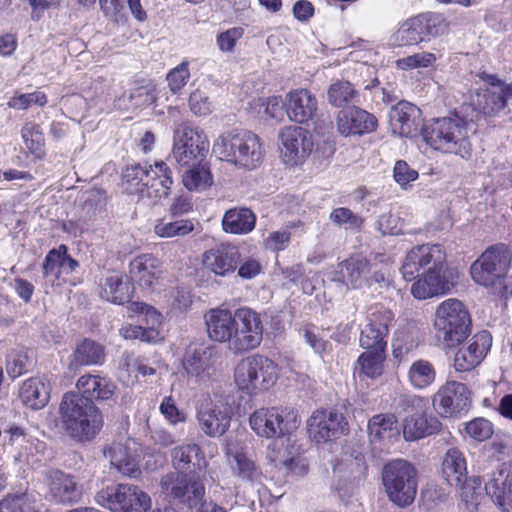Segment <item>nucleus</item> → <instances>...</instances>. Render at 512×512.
Masks as SVG:
<instances>
[{
    "label": "nucleus",
    "instance_id": "48",
    "mask_svg": "<svg viewBox=\"0 0 512 512\" xmlns=\"http://www.w3.org/2000/svg\"><path fill=\"white\" fill-rule=\"evenodd\" d=\"M257 366H263L257 369V389L258 393L271 388L278 377L277 365L270 359L262 355H255Z\"/></svg>",
    "mask_w": 512,
    "mask_h": 512
},
{
    "label": "nucleus",
    "instance_id": "3",
    "mask_svg": "<svg viewBox=\"0 0 512 512\" xmlns=\"http://www.w3.org/2000/svg\"><path fill=\"white\" fill-rule=\"evenodd\" d=\"M512 252L503 243L487 248L470 267L472 280L498 296H506L512 288L508 278Z\"/></svg>",
    "mask_w": 512,
    "mask_h": 512
},
{
    "label": "nucleus",
    "instance_id": "33",
    "mask_svg": "<svg viewBox=\"0 0 512 512\" xmlns=\"http://www.w3.org/2000/svg\"><path fill=\"white\" fill-rule=\"evenodd\" d=\"M256 224V216L246 207H234L227 210L222 218V229L226 233L245 235L250 233Z\"/></svg>",
    "mask_w": 512,
    "mask_h": 512
},
{
    "label": "nucleus",
    "instance_id": "2",
    "mask_svg": "<svg viewBox=\"0 0 512 512\" xmlns=\"http://www.w3.org/2000/svg\"><path fill=\"white\" fill-rule=\"evenodd\" d=\"M59 419L65 435L76 442L93 440L104 425L103 414L96 404L75 392L63 395Z\"/></svg>",
    "mask_w": 512,
    "mask_h": 512
},
{
    "label": "nucleus",
    "instance_id": "31",
    "mask_svg": "<svg viewBox=\"0 0 512 512\" xmlns=\"http://www.w3.org/2000/svg\"><path fill=\"white\" fill-rule=\"evenodd\" d=\"M442 424L437 417L427 415L425 410L416 412L403 421V437L406 441H415L441 430Z\"/></svg>",
    "mask_w": 512,
    "mask_h": 512
},
{
    "label": "nucleus",
    "instance_id": "8",
    "mask_svg": "<svg viewBox=\"0 0 512 512\" xmlns=\"http://www.w3.org/2000/svg\"><path fill=\"white\" fill-rule=\"evenodd\" d=\"M250 426L257 435L265 438H279L296 430L300 421L293 410L262 408L249 419Z\"/></svg>",
    "mask_w": 512,
    "mask_h": 512
},
{
    "label": "nucleus",
    "instance_id": "62",
    "mask_svg": "<svg viewBox=\"0 0 512 512\" xmlns=\"http://www.w3.org/2000/svg\"><path fill=\"white\" fill-rule=\"evenodd\" d=\"M26 148L37 158L44 155L45 138L41 130H23L22 134Z\"/></svg>",
    "mask_w": 512,
    "mask_h": 512
},
{
    "label": "nucleus",
    "instance_id": "20",
    "mask_svg": "<svg viewBox=\"0 0 512 512\" xmlns=\"http://www.w3.org/2000/svg\"><path fill=\"white\" fill-rule=\"evenodd\" d=\"M481 80L489 85L477 95V102L483 113L494 115L503 110L507 102L512 98V84L500 80L496 75L482 72Z\"/></svg>",
    "mask_w": 512,
    "mask_h": 512
},
{
    "label": "nucleus",
    "instance_id": "55",
    "mask_svg": "<svg viewBox=\"0 0 512 512\" xmlns=\"http://www.w3.org/2000/svg\"><path fill=\"white\" fill-rule=\"evenodd\" d=\"M257 106L264 109L263 113L265 119H271L275 121L272 122L271 125L277 124L287 114L285 104L279 96H272L267 99H259Z\"/></svg>",
    "mask_w": 512,
    "mask_h": 512
},
{
    "label": "nucleus",
    "instance_id": "9",
    "mask_svg": "<svg viewBox=\"0 0 512 512\" xmlns=\"http://www.w3.org/2000/svg\"><path fill=\"white\" fill-rule=\"evenodd\" d=\"M447 23L441 14L427 13L406 20L398 29L395 39L398 45H416L442 35Z\"/></svg>",
    "mask_w": 512,
    "mask_h": 512
},
{
    "label": "nucleus",
    "instance_id": "54",
    "mask_svg": "<svg viewBox=\"0 0 512 512\" xmlns=\"http://www.w3.org/2000/svg\"><path fill=\"white\" fill-rule=\"evenodd\" d=\"M47 103V97L43 92L35 91L32 93H18L11 97L7 103L10 108L25 110L33 105L44 106Z\"/></svg>",
    "mask_w": 512,
    "mask_h": 512
},
{
    "label": "nucleus",
    "instance_id": "64",
    "mask_svg": "<svg viewBox=\"0 0 512 512\" xmlns=\"http://www.w3.org/2000/svg\"><path fill=\"white\" fill-rule=\"evenodd\" d=\"M159 409L164 417L173 425L186 420V414L178 409L172 396L165 397Z\"/></svg>",
    "mask_w": 512,
    "mask_h": 512
},
{
    "label": "nucleus",
    "instance_id": "30",
    "mask_svg": "<svg viewBox=\"0 0 512 512\" xmlns=\"http://www.w3.org/2000/svg\"><path fill=\"white\" fill-rule=\"evenodd\" d=\"M422 139L433 149L440 150L445 153H461L467 152L469 142L462 135L461 130L458 134L450 130H420Z\"/></svg>",
    "mask_w": 512,
    "mask_h": 512
},
{
    "label": "nucleus",
    "instance_id": "6",
    "mask_svg": "<svg viewBox=\"0 0 512 512\" xmlns=\"http://www.w3.org/2000/svg\"><path fill=\"white\" fill-rule=\"evenodd\" d=\"M382 483L390 501L409 506L417 493V470L406 460H391L382 469Z\"/></svg>",
    "mask_w": 512,
    "mask_h": 512
},
{
    "label": "nucleus",
    "instance_id": "37",
    "mask_svg": "<svg viewBox=\"0 0 512 512\" xmlns=\"http://www.w3.org/2000/svg\"><path fill=\"white\" fill-rule=\"evenodd\" d=\"M104 455L110 459L111 464L121 474L131 478H136L141 474L136 458L124 444L113 443L104 449Z\"/></svg>",
    "mask_w": 512,
    "mask_h": 512
},
{
    "label": "nucleus",
    "instance_id": "22",
    "mask_svg": "<svg viewBox=\"0 0 512 512\" xmlns=\"http://www.w3.org/2000/svg\"><path fill=\"white\" fill-rule=\"evenodd\" d=\"M241 262V253L235 245L221 243L203 254L204 266L217 276L233 274Z\"/></svg>",
    "mask_w": 512,
    "mask_h": 512
},
{
    "label": "nucleus",
    "instance_id": "36",
    "mask_svg": "<svg viewBox=\"0 0 512 512\" xmlns=\"http://www.w3.org/2000/svg\"><path fill=\"white\" fill-rule=\"evenodd\" d=\"M442 475L446 482L457 488L467 478V464L463 453L457 448H450L442 461Z\"/></svg>",
    "mask_w": 512,
    "mask_h": 512
},
{
    "label": "nucleus",
    "instance_id": "12",
    "mask_svg": "<svg viewBox=\"0 0 512 512\" xmlns=\"http://www.w3.org/2000/svg\"><path fill=\"white\" fill-rule=\"evenodd\" d=\"M235 334L231 351L235 354L257 348L263 337V325L258 313L250 308L236 310Z\"/></svg>",
    "mask_w": 512,
    "mask_h": 512
},
{
    "label": "nucleus",
    "instance_id": "11",
    "mask_svg": "<svg viewBox=\"0 0 512 512\" xmlns=\"http://www.w3.org/2000/svg\"><path fill=\"white\" fill-rule=\"evenodd\" d=\"M196 410L199 428L206 436L220 437L229 429L233 409L227 402L205 399L197 405Z\"/></svg>",
    "mask_w": 512,
    "mask_h": 512
},
{
    "label": "nucleus",
    "instance_id": "17",
    "mask_svg": "<svg viewBox=\"0 0 512 512\" xmlns=\"http://www.w3.org/2000/svg\"><path fill=\"white\" fill-rule=\"evenodd\" d=\"M471 403L467 386L457 381H447L433 397L434 409L443 417H452L466 411Z\"/></svg>",
    "mask_w": 512,
    "mask_h": 512
},
{
    "label": "nucleus",
    "instance_id": "19",
    "mask_svg": "<svg viewBox=\"0 0 512 512\" xmlns=\"http://www.w3.org/2000/svg\"><path fill=\"white\" fill-rule=\"evenodd\" d=\"M279 139L283 161L290 166H297L313 151L314 130H282Z\"/></svg>",
    "mask_w": 512,
    "mask_h": 512
},
{
    "label": "nucleus",
    "instance_id": "43",
    "mask_svg": "<svg viewBox=\"0 0 512 512\" xmlns=\"http://www.w3.org/2000/svg\"><path fill=\"white\" fill-rule=\"evenodd\" d=\"M227 455L233 458L231 467L233 473L241 480L251 483L259 482L262 478V472L255 461L246 453L241 451L232 452L230 449Z\"/></svg>",
    "mask_w": 512,
    "mask_h": 512
},
{
    "label": "nucleus",
    "instance_id": "41",
    "mask_svg": "<svg viewBox=\"0 0 512 512\" xmlns=\"http://www.w3.org/2000/svg\"><path fill=\"white\" fill-rule=\"evenodd\" d=\"M257 366L255 355L241 360L235 368V383L238 388L249 395L258 394L257 389Z\"/></svg>",
    "mask_w": 512,
    "mask_h": 512
},
{
    "label": "nucleus",
    "instance_id": "45",
    "mask_svg": "<svg viewBox=\"0 0 512 512\" xmlns=\"http://www.w3.org/2000/svg\"><path fill=\"white\" fill-rule=\"evenodd\" d=\"M358 360L359 371L369 378H377L383 373V362L386 350L365 349Z\"/></svg>",
    "mask_w": 512,
    "mask_h": 512
},
{
    "label": "nucleus",
    "instance_id": "39",
    "mask_svg": "<svg viewBox=\"0 0 512 512\" xmlns=\"http://www.w3.org/2000/svg\"><path fill=\"white\" fill-rule=\"evenodd\" d=\"M101 295L107 301L124 304L132 297V286L128 278L120 273H113L105 279Z\"/></svg>",
    "mask_w": 512,
    "mask_h": 512
},
{
    "label": "nucleus",
    "instance_id": "24",
    "mask_svg": "<svg viewBox=\"0 0 512 512\" xmlns=\"http://www.w3.org/2000/svg\"><path fill=\"white\" fill-rule=\"evenodd\" d=\"M218 359L214 346L189 347L184 355L183 367L186 373L197 380H206Z\"/></svg>",
    "mask_w": 512,
    "mask_h": 512
},
{
    "label": "nucleus",
    "instance_id": "59",
    "mask_svg": "<svg viewBox=\"0 0 512 512\" xmlns=\"http://www.w3.org/2000/svg\"><path fill=\"white\" fill-rule=\"evenodd\" d=\"M427 283L433 286L437 285V296L448 293L454 286L453 282L449 280L444 267L436 268L429 267L427 273L424 275Z\"/></svg>",
    "mask_w": 512,
    "mask_h": 512
},
{
    "label": "nucleus",
    "instance_id": "56",
    "mask_svg": "<svg viewBox=\"0 0 512 512\" xmlns=\"http://www.w3.org/2000/svg\"><path fill=\"white\" fill-rule=\"evenodd\" d=\"M67 251V246L62 244L57 249L54 248L48 252L42 265L44 277H59L62 272V257Z\"/></svg>",
    "mask_w": 512,
    "mask_h": 512
},
{
    "label": "nucleus",
    "instance_id": "57",
    "mask_svg": "<svg viewBox=\"0 0 512 512\" xmlns=\"http://www.w3.org/2000/svg\"><path fill=\"white\" fill-rule=\"evenodd\" d=\"M466 434L472 439L482 442L489 439L493 433V424L485 418H475L465 425Z\"/></svg>",
    "mask_w": 512,
    "mask_h": 512
},
{
    "label": "nucleus",
    "instance_id": "35",
    "mask_svg": "<svg viewBox=\"0 0 512 512\" xmlns=\"http://www.w3.org/2000/svg\"><path fill=\"white\" fill-rule=\"evenodd\" d=\"M19 396L23 405L32 410H40L47 405L50 391L43 379L33 377L23 382Z\"/></svg>",
    "mask_w": 512,
    "mask_h": 512
},
{
    "label": "nucleus",
    "instance_id": "14",
    "mask_svg": "<svg viewBox=\"0 0 512 512\" xmlns=\"http://www.w3.org/2000/svg\"><path fill=\"white\" fill-rule=\"evenodd\" d=\"M47 495L60 504L72 505L79 502L83 488L77 477L60 469L50 468L44 473Z\"/></svg>",
    "mask_w": 512,
    "mask_h": 512
},
{
    "label": "nucleus",
    "instance_id": "29",
    "mask_svg": "<svg viewBox=\"0 0 512 512\" xmlns=\"http://www.w3.org/2000/svg\"><path fill=\"white\" fill-rule=\"evenodd\" d=\"M235 320L236 312L232 314L228 310H211L205 320L209 337L220 343L229 342V349L231 350L236 327Z\"/></svg>",
    "mask_w": 512,
    "mask_h": 512
},
{
    "label": "nucleus",
    "instance_id": "16",
    "mask_svg": "<svg viewBox=\"0 0 512 512\" xmlns=\"http://www.w3.org/2000/svg\"><path fill=\"white\" fill-rule=\"evenodd\" d=\"M446 253L439 244L418 245L410 249L405 257L401 272L406 280H413L422 268L444 267Z\"/></svg>",
    "mask_w": 512,
    "mask_h": 512
},
{
    "label": "nucleus",
    "instance_id": "49",
    "mask_svg": "<svg viewBox=\"0 0 512 512\" xmlns=\"http://www.w3.org/2000/svg\"><path fill=\"white\" fill-rule=\"evenodd\" d=\"M184 186L190 191H202L213 183L209 169L204 166L192 167L182 176Z\"/></svg>",
    "mask_w": 512,
    "mask_h": 512
},
{
    "label": "nucleus",
    "instance_id": "26",
    "mask_svg": "<svg viewBox=\"0 0 512 512\" xmlns=\"http://www.w3.org/2000/svg\"><path fill=\"white\" fill-rule=\"evenodd\" d=\"M160 261L149 254L138 256L130 263L131 279L140 287L154 291L160 284Z\"/></svg>",
    "mask_w": 512,
    "mask_h": 512
},
{
    "label": "nucleus",
    "instance_id": "40",
    "mask_svg": "<svg viewBox=\"0 0 512 512\" xmlns=\"http://www.w3.org/2000/svg\"><path fill=\"white\" fill-rule=\"evenodd\" d=\"M72 356L73 362L71 365H101L105 360V349L100 343L86 338L77 344Z\"/></svg>",
    "mask_w": 512,
    "mask_h": 512
},
{
    "label": "nucleus",
    "instance_id": "60",
    "mask_svg": "<svg viewBox=\"0 0 512 512\" xmlns=\"http://www.w3.org/2000/svg\"><path fill=\"white\" fill-rule=\"evenodd\" d=\"M437 60V56L431 52H420L397 60L401 69L428 68Z\"/></svg>",
    "mask_w": 512,
    "mask_h": 512
},
{
    "label": "nucleus",
    "instance_id": "21",
    "mask_svg": "<svg viewBox=\"0 0 512 512\" xmlns=\"http://www.w3.org/2000/svg\"><path fill=\"white\" fill-rule=\"evenodd\" d=\"M492 345V336L482 330L473 335L467 345L461 347L454 356L456 371L466 372L481 363Z\"/></svg>",
    "mask_w": 512,
    "mask_h": 512
},
{
    "label": "nucleus",
    "instance_id": "13",
    "mask_svg": "<svg viewBox=\"0 0 512 512\" xmlns=\"http://www.w3.org/2000/svg\"><path fill=\"white\" fill-rule=\"evenodd\" d=\"M209 141L204 130H175L172 157L181 166L205 156Z\"/></svg>",
    "mask_w": 512,
    "mask_h": 512
},
{
    "label": "nucleus",
    "instance_id": "51",
    "mask_svg": "<svg viewBox=\"0 0 512 512\" xmlns=\"http://www.w3.org/2000/svg\"><path fill=\"white\" fill-rule=\"evenodd\" d=\"M356 90L353 85L345 80H337L328 89V102L335 107H342L351 102L355 97Z\"/></svg>",
    "mask_w": 512,
    "mask_h": 512
},
{
    "label": "nucleus",
    "instance_id": "18",
    "mask_svg": "<svg viewBox=\"0 0 512 512\" xmlns=\"http://www.w3.org/2000/svg\"><path fill=\"white\" fill-rule=\"evenodd\" d=\"M347 426L348 422L344 415L335 409L329 412L317 410L307 421L309 436L317 443L327 442L344 434Z\"/></svg>",
    "mask_w": 512,
    "mask_h": 512
},
{
    "label": "nucleus",
    "instance_id": "23",
    "mask_svg": "<svg viewBox=\"0 0 512 512\" xmlns=\"http://www.w3.org/2000/svg\"><path fill=\"white\" fill-rule=\"evenodd\" d=\"M139 311V322L141 325H129L123 329V336L126 339H139L143 342H155L159 338L157 327L161 323V314L152 306L145 303H133Z\"/></svg>",
    "mask_w": 512,
    "mask_h": 512
},
{
    "label": "nucleus",
    "instance_id": "52",
    "mask_svg": "<svg viewBox=\"0 0 512 512\" xmlns=\"http://www.w3.org/2000/svg\"><path fill=\"white\" fill-rule=\"evenodd\" d=\"M396 424L394 415L378 414L373 416L368 423V431L373 440H381L390 437Z\"/></svg>",
    "mask_w": 512,
    "mask_h": 512
},
{
    "label": "nucleus",
    "instance_id": "61",
    "mask_svg": "<svg viewBox=\"0 0 512 512\" xmlns=\"http://www.w3.org/2000/svg\"><path fill=\"white\" fill-rule=\"evenodd\" d=\"M189 64L183 61L177 67L172 69L166 76L169 89L173 93L179 92L188 82L190 78Z\"/></svg>",
    "mask_w": 512,
    "mask_h": 512
},
{
    "label": "nucleus",
    "instance_id": "34",
    "mask_svg": "<svg viewBox=\"0 0 512 512\" xmlns=\"http://www.w3.org/2000/svg\"><path fill=\"white\" fill-rule=\"evenodd\" d=\"M156 100V86L150 80L136 82L128 95H123L117 100V106L121 109H139L148 107Z\"/></svg>",
    "mask_w": 512,
    "mask_h": 512
},
{
    "label": "nucleus",
    "instance_id": "5",
    "mask_svg": "<svg viewBox=\"0 0 512 512\" xmlns=\"http://www.w3.org/2000/svg\"><path fill=\"white\" fill-rule=\"evenodd\" d=\"M213 151L221 159L246 169H255L263 159L259 138L251 131L242 133L226 132L214 143Z\"/></svg>",
    "mask_w": 512,
    "mask_h": 512
},
{
    "label": "nucleus",
    "instance_id": "28",
    "mask_svg": "<svg viewBox=\"0 0 512 512\" xmlns=\"http://www.w3.org/2000/svg\"><path fill=\"white\" fill-rule=\"evenodd\" d=\"M484 490L500 507L512 506V472L504 465L487 475Z\"/></svg>",
    "mask_w": 512,
    "mask_h": 512
},
{
    "label": "nucleus",
    "instance_id": "46",
    "mask_svg": "<svg viewBox=\"0 0 512 512\" xmlns=\"http://www.w3.org/2000/svg\"><path fill=\"white\" fill-rule=\"evenodd\" d=\"M193 230L194 224L188 219L170 221L163 218L154 225V233L161 238L184 237Z\"/></svg>",
    "mask_w": 512,
    "mask_h": 512
},
{
    "label": "nucleus",
    "instance_id": "32",
    "mask_svg": "<svg viewBox=\"0 0 512 512\" xmlns=\"http://www.w3.org/2000/svg\"><path fill=\"white\" fill-rule=\"evenodd\" d=\"M76 387L80 396L91 399L93 402L94 400H109L114 395L116 388L111 380L91 374L81 376Z\"/></svg>",
    "mask_w": 512,
    "mask_h": 512
},
{
    "label": "nucleus",
    "instance_id": "10",
    "mask_svg": "<svg viewBox=\"0 0 512 512\" xmlns=\"http://www.w3.org/2000/svg\"><path fill=\"white\" fill-rule=\"evenodd\" d=\"M122 180L130 194L143 193L147 186L154 187L160 184L164 189L163 195L167 196V191L173 183L172 172L164 162L155 163L154 169L151 165L149 167L140 164L129 166L125 169Z\"/></svg>",
    "mask_w": 512,
    "mask_h": 512
},
{
    "label": "nucleus",
    "instance_id": "42",
    "mask_svg": "<svg viewBox=\"0 0 512 512\" xmlns=\"http://www.w3.org/2000/svg\"><path fill=\"white\" fill-rule=\"evenodd\" d=\"M377 118L356 106H351L339 111L337 115L338 128H374Z\"/></svg>",
    "mask_w": 512,
    "mask_h": 512
},
{
    "label": "nucleus",
    "instance_id": "50",
    "mask_svg": "<svg viewBox=\"0 0 512 512\" xmlns=\"http://www.w3.org/2000/svg\"><path fill=\"white\" fill-rule=\"evenodd\" d=\"M456 489L460 490V497L468 509H475L483 498L482 480L480 477L466 478Z\"/></svg>",
    "mask_w": 512,
    "mask_h": 512
},
{
    "label": "nucleus",
    "instance_id": "58",
    "mask_svg": "<svg viewBox=\"0 0 512 512\" xmlns=\"http://www.w3.org/2000/svg\"><path fill=\"white\" fill-rule=\"evenodd\" d=\"M330 220L338 226H345L346 229H359L363 223L360 216L345 207L333 209Z\"/></svg>",
    "mask_w": 512,
    "mask_h": 512
},
{
    "label": "nucleus",
    "instance_id": "1",
    "mask_svg": "<svg viewBox=\"0 0 512 512\" xmlns=\"http://www.w3.org/2000/svg\"><path fill=\"white\" fill-rule=\"evenodd\" d=\"M171 458L174 470L161 477V493L170 503L193 509L205 496L204 483L196 472V467L201 470V463L205 464L201 448L180 445L172 450Z\"/></svg>",
    "mask_w": 512,
    "mask_h": 512
},
{
    "label": "nucleus",
    "instance_id": "4",
    "mask_svg": "<svg viewBox=\"0 0 512 512\" xmlns=\"http://www.w3.org/2000/svg\"><path fill=\"white\" fill-rule=\"evenodd\" d=\"M436 338L446 347H455L471 333V317L466 306L455 298L440 303L435 312Z\"/></svg>",
    "mask_w": 512,
    "mask_h": 512
},
{
    "label": "nucleus",
    "instance_id": "47",
    "mask_svg": "<svg viewBox=\"0 0 512 512\" xmlns=\"http://www.w3.org/2000/svg\"><path fill=\"white\" fill-rule=\"evenodd\" d=\"M0 512H38L35 498L28 493L9 494L0 501Z\"/></svg>",
    "mask_w": 512,
    "mask_h": 512
},
{
    "label": "nucleus",
    "instance_id": "38",
    "mask_svg": "<svg viewBox=\"0 0 512 512\" xmlns=\"http://www.w3.org/2000/svg\"><path fill=\"white\" fill-rule=\"evenodd\" d=\"M389 123L393 128L424 126L421 110L407 101H399L389 112Z\"/></svg>",
    "mask_w": 512,
    "mask_h": 512
},
{
    "label": "nucleus",
    "instance_id": "44",
    "mask_svg": "<svg viewBox=\"0 0 512 512\" xmlns=\"http://www.w3.org/2000/svg\"><path fill=\"white\" fill-rule=\"evenodd\" d=\"M407 377L413 388L422 390L435 381L436 371L429 361L420 359L411 364Z\"/></svg>",
    "mask_w": 512,
    "mask_h": 512
},
{
    "label": "nucleus",
    "instance_id": "25",
    "mask_svg": "<svg viewBox=\"0 0 512 512\" xmlns=\"http://www.w3.org/2000/svg\"><path fill=\"white\" fill-rule=\"evenodd\" d=\"M372 267L369 261L362 255H353L338 264L337 280L342 281L352 288H362L370 283Z\"/></svg>",
    "mask_w": 512,
    "mask_h": 512
},
{
    "label": "nucleus",
    "instance_id": "27",
    "mask_svg": "<svg viewBox=\"0 0 512 512\" xmlns=\"http://www.w3.org/2000/svg\"><path fill=\"white\" fill-rule=\"evenodd\" d=\"M287 116L291 121L306 124L311 120L318 109V102L307 89H296L287 95Z\"/></svg>",
    "mask_w": 512,
    "mask_h": 512
},
{
    "label": "nucleus",
    "instance_id": "15",
    "mask_svg": "<svg viewBox=\"0 0 512 512\" xmlns=\"http://www.w3.org/2000/svg\"><path fill=\"white\" fill-rule=\"evenodd\" d=\"M393 320L390 310L379 308L372 310L361 328L359 344L363 349L386 350L389 327Z\"/></svg>",
    "mask_w": 512,
    "mask_h": 512
},
{
    "label": "nucleus",
    "instance_id": "7",
    "mask_svg": "<svg viewBox=\"0 0 512 512\" xmlns=\"http://www.w3.org/2000/svg\"><path fill=\"white\" fill-rule=\"evenodd\" d=\"M95 501L111 512H147L151 499L147 493L132 484H118L101 489Z\"/></svg>",
    "mask_w": 512,
    "mask_h": 512
},
{
    "label": "nucleus",
    "instance_id": "63",
    "mask_svg": "<svg viewBox=\"0 0 512 512\" xmlns=\"http://www.w3.org/2000/svg\"><path fill=\"white\" fill-rule=\"evenodd\" d=\"M427 400L421 396L402 394L397 402V409L405 413L422 412L426 409Z\"/></svg>",
    "mask_w": 512,
    "mask_h": 512
},
{
    "label": "nucleus",
    "instance_id": "53",
    "mask_svg": "<svg viewBox=\"0 0 512 512\" xmlns=\"http://www.w3.org/2000/svg\"><path fill=\"white\" fill-rule=\"evenodd\" d=\"M31 365V361L26 351L13 350L6 359V371L8 375L15 379L26 372Z\"/></svg>",
    "mask_w": 512,
    "mask_h": 512
}]
</instances>
